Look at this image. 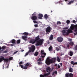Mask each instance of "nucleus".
Segmentation results:
<instances>
[{
	"label": "nucleus",
	"mask_w": 77,
	"mask_h": 77,
	"mask_svg": "<svg viewBox=\"0 0 77 77\" xmlns=\"http://www.w3.org/2000/svg\"><path fill=\"white\" fill-rule=\"evenodd\" d=\"M38 65H41V64H42V62H38Z\"/></svg>",
	"instance_id": "79ce46f5"
},
{
	"label": "nucleus",
	"mask_w": 77,
	"mask_h": 77,
	"mask_svg": "<svg viewBox=\"0 0 77 77\" xmlns=\"http://www.w3.org/2000/svg\"><path fill=\"white\" fill-rule=\"evenodd\" d=\"M57 64H56V65H55V66H57Z\"/></svg>",
	"instance_id": "774afa93"
},
{
	"label": "nucleus",
	"mask_w": 77,
	"mask_h": 77,
	"mask_svg": "<svg viewBox=\"0 0 77 77\" xmlns=\"http://www.w3.org/2000/svg\"><path fill=\"white\" fill-rule=\"evenodd\" d=\"M38 54V51H36L35 52L34 55L35 56H37Z\"/></svg>",
	"instance_id": "a878e982"
},
{
	"label": "nucleus",
	"mask_w": 77,
	"mask_h": 77,
	"mask_svg": "<svg viewBox=\"0 0 77 77\" xmlns=\"http://www.w3.org/2000/svg\"><path fill=\"white\" fill-rule=\"evenodd\" d=\"M75 50H77V45H76L75 47Z\"/></svg>",
	"instance_id": "8fccbe9b"
},
{
	"label": "nucleus",
	"mask_w": 77,
	"mask_h": 77,
	"mask_svg": "<svg viewBox=\"0 0 77 77\" xmlns=\"http://www.w3.org/2000/svg\"><path fill=\"white\" fill-rule=\"evenodd\" d=\"M3 53H8V51H7V50L4 51L3 52Z\"/></svg>",
	"instance_id": "37998d69"
},
{
	"label": "nucleus",
	"mask_w": 77,
	"mask_h": 77,
	"mask_svg": "<svg viewBox=\"0 0 77 77\" xmlns=\"http://www.w3.org/2000/svg\"><path fill=\"white\" fill-rule=\"evenodd\" d=\"M56 50H57V51H59V50H60V48H58V47H56Z\"/></svg>",
	"instance_id": "e433bc0d"
},
{
	"label": "nucleus",
	"mask_w": 77,
	"mask_h": 77,
	"mask_svg": "<svg viewBox=\"0 0 77 77\" xmlns=\"http://www.w3.org/2000/svg\"><path fill=\"white\" fill-rule=\"evenodd\" d=\"M76 22L75 21V20H73V23H75Z\"/></svg>",
	"instance_id": "3c124183"
},
{
	"label": "nucleus",
	"mask_w": 77,
	"mask_h": 77,
	"mask_svg": "<svg viewBox=\"0 0 77 77\" xmlns=\"http://www.w3.org/2000/svg\"><path fill=\"white\" fill-rule=\"evenodd\" d=\"M23 35H26V36H28V33L27 32H25L23 33Z\"/></svg>",
	"instance_id": "473e14b6"
},
{
	"label": "nucleus",
	"mask_w": 77,
	"mask_h": 77,
	"mask_svg": "<svg viewBox=\"0 0 77 77\" xmlns=\"http://www.w3.org/2000/svg\"><path fill=\"white\" fill-rule=\"evenodd\" d=\"M9 61V59L8 58H4V62H8Z\"/></svg>",
	"instance_id": "a211bd4d"
},
{
	"label": "nucleus",
	"mask_w": 77,
	"mask_h": 77,
	"mask_svg": "<svg viewBox=\"0 0 77 77\" xmlns=\"http://www.w3.org/2000/svg\"><path fill=\"white\" fill-rule=\"evenodd\" d=\"M61 47H60V46H59V48H61Z\"/></svg>",
	"instance_id": "338daca9"
},
{
	"label": "nucleus",
	"mask_w": 77,
	"mask_h": 77,
	"mask_svg": "<svg viewBox=\"0 0 77 77\" xmlns=\"http://www.w3.org/2000/svg\"><path fill=\"white\" fill-rule=\"evenodd\" d=\"M74 61H72L70 62V63H71V64H72V65H74Z\"/></svg>",
	"instance_id": "49530a36"
},
{
	"label": "nucleus",
	"mask_w": 77,
	"mask_h": 77,
	"mask_svg": "<svg viewBox=\"0 0 77 77\" xmlns=\"http://www.w3.org/2000/svg\"><path fill=\"white\" fill-rule=\"evenodd\" d=\"M4 57L1 56L0 57V63L2 62L3 60H4Z\"/></svg>",
	"instance_id": "ddd939ff"
},
{
	"label": "nucleus",
	"mask_w": 77,
	"mask_h": 77,
	"mask_svg": "<svg viewBox=\"0 0 77 77\" xmlns=\"http://www.w3.org/2000/svg\"><path fill=\"white\" fill-rule=\"evenodd\" d=\"M75 27V26L74 24H72L71 25V29H74V28Z\"/></svg>",
	"instance_id": "6ab92c4d"
},
{
	"label": "nucleus",
	"mask_w": 77,
	"mask_h": 77,
	"mask_svg": "<svg viewBox=\"0 0 77 77\" xmlns=\"http://www.w3.org/2000/svg\"><path fill=\"white\" fill-rule=\"evenodd\" d=\"M23 69H27V66H25L23 67Z\"/></svg>",
	"instance_id": "a19ab883"
},
{
	"label": "nucleus",
	"mask_w": 77,
	"mask_h": 77,
	"mask_svg": "<svg viewBox=\"0 0 77 77\" xmlns=\"http://www.w3.org/2000/svg\"><path fill=\"white\" fill-rule=\"evenodd\" d=\"M8 66H8H8L6 67V68H8Z\"/></svg>",
	"instance_id": "0e129e2a"
},
{
	"label": "nucleus",
	"mask_w": 77,
	"mask_h": 77,
	"mask_svg": "<svg viewBox=\"0 0 77 77\" xmlns=\"http://www.w3.org/2000/svg\"><path fill=\"white\" fill-rule=\"evenodd\" d=\"M74 44L73 42H71L69 43V45H70L71 46H73V45H74Z\"/></svg>",
	"instance_id": "5701e85b"
},
{
	"label": "nucleus",
	"mask_w": 77,
	"mask_h": 77,
	"mask_svg": "<svg viewBox=\"0 0 77 77\" xmlns=\"http://www.w3.org/2000/svg\"><path fill=\"white\" fill-rule=\"evenodd\" d=\"M32 17L31 19L34 21V20H37V18L36 16V13L35 12L34 14H32Z\"/></svg>",
	"instance_id": "20e7f679"
},
{
	"label": "nucleus",
	"mask_w": 77,
	"mask_h": 77,
	"mask_svg": "<svg viewBox=\"0 0 77 77\" xmlns=\"http://www.w3.org/2000/svg\"><path fill=\"white\" fill-rule=\"evenodd\" d=\"M57 40L59 42H62L63 41V38L62 37L60 36L57 38Z\"/></svg>",
	"instance_id": "6e6552de"
},
{
	"label": "nucleus",
	"mask_w": 77,
	"mask_h": 77,
	"mask_svg": "<svg viewBox=\"0 0 77 77\" xmlns=\"http://www.w3.org/2000/svg\"><path fill=\"white\" fill-rule=\"evenodd\" d=\"M66 30H63L62 31L63 35V36H65L66 35Z\"/></svg>",
	"instance_id": "4468645a"
},
{
	"label": "nucleus",
	"mask_w": 77,
	"mask_h": 77,
	"mask_svg": "<svg viewBox=\"0 0 77 77\" xmlns=\"http://www.w3.org/2000/svg\"><path fill=\"white\" fill-rule=\"evenodd\" d=\"M50 74V72H49L47 73H45L44 75H40V77H46L47 76H48V75Z\"/></svg>",
	"instance_id": "423d86ee"
},
{
	"label": "nucleus",
	"mask_w": 77,
	"mask_h": 77,
	"mask_svg": "<svg viewBox=\"0 0 77 77\" xmlns=\"http://www.w3.org/2000/svg\"><path fill=\"white\" fill-rule=\"evenodd\" d=\"M33 22L34 24H38V22H37V21L36 20L33 21Z\"/></svg>",
	"instance_id": "72a5a7b5"
},
{
	"label": "nucleus",
	"mask_w": 77,
	"mask_h": 77,
	"mask_svg": "<svg viewBox=\"0 0 77 77\" xmlns=\"http://www.w3.org/2000/svg\"><path fill=\"white\" fill-rule=\"evenodd\" d=\"M47 42L48 44H50V42H49V40H47Z\"/></svg>",
	"instance_id": "09e8293b"
},
{
	"label": "nucleus",
	"mask_w": 77,
	"mask_h": 77,
	"mask_svg": "<svg viewBox=\"0 0 77 77\" xmlns=\"http://www.w3.org/2000/svg\"><path fill=\"white\" fill-rule=\"evenodd\" d=\"M36 47L34 45H32L31 47L29 48V51L26 52V53L25 55H24V57H26V56H27L29 54V53H33L34 51H35V48Z\"/></svg>",
	"instance_id": "f03ea898"
},
{
	"label": "nucleus",
	"mask_w": 77,
	"mask_h": 77,
	"mask_svg": "<svg viewBox=\"0 0 77 77\" xmlns=\"http://www.w3.org/2000/svg\"><path fill=\"white\" fill-rule=\"evenodd\" d=\"M46 70L47 72H50L51 71V68L50 67H48L46 69Z\"/></svg>",
	"instance_id": "f8f14e48"
},
{
	"label": "nucleus",
	"mask_w": 77,
	"mask_h": 77,
	"mask_svg": "<svg viewBox=\"0 0 77 77\" xmlns=\"http://www.w3.org/2000/svg\"><path fill=\"white\" fill-rule=\"evenodd\" d=\"M34 26L35 27H38V25L37 24H35Z\"/></svg>",
	"instance_id": "ea45409f"
},
{
	"label": "nucleus",
	"mask_w": 77,
	"mask_h": 77,
	"mask_svg": "<svg viewBox=\"0 0 77 77\" xmlns=\"http://www.w3.org/2000/svg\"><path fill=\"white\" fill-rule=\"evenodd\" d=\"M69 55L70 56H72V55H73V52L72 51H70L69 53Z\"/></svg>",
	"instance_id": "2eb2a0df"
},
{
	"label": "nucleus",
	"mask_w": 77,
	"mask_h": 77,
	"mask_svg": "<svg viewBox=\"0 0 77 77\" xmlns=\"http://www.w3.org/2000/svg\"><path fill=\"white\" fill-rule=\"evenodd\" d=\"M22 38L23 39V40H24L25 41H27V36H26V35H24L22 36Z\"/></svg>",
	"instance_id": "9b49d317"
},
{
	"label": "nucleus",
	"mask_w": 77,
	"mask_h": 77,
	"mask_svg": "<svg viewBox=\"0 0 77 77\" xmlns=\"http://www.w3.org/2000/svg\"><path fill=\"white\" fill-rule=\"evenodd\" d=\"M57 25L59 24H61V23L60 21H57Z\"/></svg>",
	"instance_id": "58836bf2"
},
{
	"label": "nucleus",
	"mask_w": 77,
	"mask_h": 77,
	"mask_svg": "<svg viewBox=\"0 0 77 77\" xmlns=\"http://www.w3.org/2000/svg\"><path fill=\"white\" fill-rule=\"evenodd\" d=\"M20 66H21V67L22 68H23H23H24V67H23V65H20Z\"/></svg>",
	"instance_id": "de8ad7c7"
},
{
	"label": "nucleus",
	"mask_w": 77,
	"mask_h": 77,
	"mask_svg": "<svg viewBox=\"0 0 77 77\" xmlns=\"http://www.w3.org/2000/svg\"><path fill=\"white\" fill-rule=\"evenodd\" d=\"M57 67H58V68L59 69V68H60V65H58Z\"/></svg>",
	"instance_id": "603ef678"
},
{
	"label": "nucleus",
	"mask_w": 77,
	"mask_h": 77,
	"mask_svg": "<svg viewBox=\"0 0 77 77\" xmlns=\"http://www.w3.org/2000/svg\"><path fill=\"white\" fill-rule=\"evenodd\" d=\"M0 50H2V47L0 46Z\"/></svg>",
	"instance_id": "69168bd1"
},
{
	"label": "nucleus",
	"mask_w": 77,
	"mask_h": 77,
	"mask_svg": "<svg viewBox=\"0 0 77 77\" xmlns=\"http://www.w3.org/2000/svg\"><path fill=\"white\" fill-rule=\"evenodd\" d=\"M25 66H29V67H30L31 66V65L30 64V63H26L25 65Z\"/></svg>",
	"instance_id": "aec40b11"
},
{
	"label": "nucleus",
	"mask_w": 77,
	"mask_h": 77,
	"mask_svg": "<svg viewBox=\"0 0 77 77\" xmlns=\"http://www.w3.org/2000/svg\"><path fill=\"white\" fill-rule=\"evenodd\" d=\"M38 17V19L42 20V17H43V15L41 14H39Z\"/></svg>",
	"instance_id": "1a4fd4ad"
},
{
	"label": "nucleus",
	"mask_w": 77,
	"mask_h": 77,
	"mask_svg": "<svg viewBox=\"0 0 77 77\" xmlns=\"http://www.w3.org/2000/svg\"><path fill=\"white\" fill-rule=\"evenodd\" d=\"M23 51H24V50H23V49H22L21 50V51H22V52H23Z\"/></svg>",
	"instance_id": "680f3d73"
},
{
	"label": "nucleus",
	"mask_w": 77,
	"mask_h": 77,
	"mask_svg": "<svg viewBox=\"0 0 77 77\" xmlns=\"http://www.w3.org/2000/svg\"><path fill=\"white\" fill-rule=\"evenodd\" d=\"M41 56L42 59V61H43L44 59V57H45L46 56V54L44 52V51L41 50Z\"/></svg>",
	"instance_id": "39448f33"
},
{
	"label": "nucleus",
	"mask_w": 77,
	"mask_h": 77,
	"mask_svg": "<svg viewBox=\"0 0 77 77\" xmlns=\"http://www.w3.org/2000/svg\"><path fill=\"white\" fill-rule=\"evenodd\" d=\"M52 50H53V47L52 46H51L49 48V51H52Z\"/></svg>",
	"instance_id": "412c9836"
},
{
	"label": "nucleus",
	"mask_w": 77,
	"mask_h": 77,
	"mask_svg": "<svg viewBox=\"0 0 77 77\" xmlns=\"http://www.w3.org/2000/svg\"><path fill=\"white\" fill-rule=\"evenodd\" d=\"M73 70L72 68H70L69 70V71L70 72H73Z\"/></svg>",
	"instance_id": "bb28decb"
},
{
	"label": "nucleus",
	"mask_w": 77,
	"mask_h": 77,
	"mask_svg": "<svg viewBox=\"0 0 77 77\" xmlns=\"http://www.w3.org/2000/svg\"><path fill=\"white\" fill-rule=\"evenodd\" d=\"M66 77H69V73H66L65 74Z\"/></svg>",
	"instance_id": "b1692460"
},
{
	"label": "nucleus",
	"mask_w": 77,
	"mask_h": 77,
	"mask_svg": "<svg viewBox=\"0 0 77 77\" xmlns=\"http://www.w3.org/2000/svg\"><path fill=\"white\" fill-rule=\"evenodd\" d=\"M66 23L67 24H69V23H70V20H67L66 21Z\"/></svg>",
	"instance_id": "4c0bfd02"
},
{
	"label": "nucleus",
	"mask_w": 77,
	"mask_h": 77,
	"mask_svg": "<svg viewBox=\"0 0 77 77\" xmlns=\"http://www.w3.org/2000/svg\"><path fill=\"white\" fill-rule=\"evenodd\" d=\"M20 42H21V40L20 39L18 40L17 41V44H19L20 43Z\"/></svg>",
	"instance_id": "7c9ffc66"
},
{
	"label": "nucleus",
	"mask_w": 77,
	"mask_h": 77,
	"mask_svg": "<svg viewBox=\"0 0 77 77\" xmlns=\"http://www.w3.org/2000/svg\"><path fill=\"white\" fill-rule=\"evenodd\" d=\"M57 60L58 62H60V59L59 58V57H57Z\"/></svg>",
	"instance_id": "393cba45"
},
{
	"label": "nucleus",
	"mask_w": 77,
	"mask_h": 77,
	"mask_svg": "<svg viewBox=\"0 0 77 77\" xmlns=\"http://www.w3.org/2000/svg\"><path fill=\"white\" fill-rule=\"evenodd\" d=\"M60 64L61 66H62V63H60Z\"/></svg>",
	"instance_id": "052dcab7"
},
{
	"label": "nucleus",
	"mask_w": 77,
	"mask_h": 77,
	"mask_svg": "<svg viewBox=\"0 0 77 77\" xmlns=\"http://www.w3.org/2000/svg\"><path fill=\"white\" fill-rule=\"evenodd\" d=\"M70 33H72V30L71 29H69L67 32H66L67 35H69Z\"/></svg>",
	"instance_id": "9d476101"
},
{
	"label": "nucleus",
	"mask_w": 77,
	"mask_h": 77,
	"mask_svg": "<svg viewBox=\"0 0 77 77\" xmlns=\"http://www.w3.org/2000/svg\"><path fill=\"white\" fill-rule=\"evenodd\" d=\"M22 64H23V62L21 61L19 63V65H22Z\"/></svg>",
	"instance_id": "a18cd8bd"
},
{
	"label": "nucleus",
	"mask_w": 77,
	"mask_h": 77,
	"mask_svg": "<svg viewBox=\"0 0 77 77\" xmlns=\"http://www.w3.org/2000/svg\"><path fill=\"white\" fill-rule=\"evenodd\" d=\"M31 35H32V34H29L28 33V36H31Z\"/></svg>",
	"instance_id": "13d9d810"
},
{
	"label": "nucleus",
	"mask_w": 77,
	"mask_h": 77,
	"mask_svg": "<svg viewBox=\"0 0 77 77\" xmlns=\"http://www.w3.org/2000/svg\"><path fill=\"white\" fill-rule=\"evenodd\" d=\"M49 40L52 41L53 39V35H51L49 38Z\"/></svg>",
	"instance_id": "dca6fc26"
},
{
	"label": "nucleus",
	"mask_w": 77,
	"mask_h": 77,
	"mask_svg": "<svg viewBox=\"0 0 77 77\" xmlns=\"http://www.w3.org/2000/svg\"><path fill=\"white\" fill-rule=\"evenodd\" d=\"M44 41V39H41L39 37V35L37 36L35 38V39H31L30 40L29 43L32 44H34L36 43L35 45L36 46H39V45H42L43 42Z\"/></svg>",
	"instance_id": "f257e3e1"
},
{
	"label": "nucleus",
	"mask_w": 77,
	"mask_h": 77,
	"mask_svg": "<svg viewBox=\"0 0 77 77\" xmlns=\"http://www.w3.org/2000/svg\"><path fill=\"white\" fill-rule=\"evenodd\" d=\"M55 5H56V4H57V3H59V2H55Z\"/></svg>",
	"instance_id": "6e6d98bb"
},
{
	"label": "nucleus",
	"mask_w": 77,
	"mask_h": 77,
	"mask_svg": "<svg viewBox=\"0 0 77 77\" xmlns=\"http://www.w3.org/2000/svg\"><path fill=\"white\" fill-rule=\"evenodd\" d=\"M46 33H50L51 32V27L50 26L48 27L46 29Z\"/></svg>",
	"instance_id": "0eeeda50"
},
{
	"label": "nucleus",
	"mask_w": 77,
	"mask_h": 77,
	"mask_svg": "<svg viewBox=\"0 0 77 77\" xmlns=\"http://www.w3.org/2000/svg\"><path fill=\"white\" fill-rule=\"evenodd\" d=\"M6 48V47L3 46L2 47V50H5Z\"/></svg>",
	"instance_id": "f704fd0d"
},
{
	"label": "nucleus",
	"mask_w": 77,
	"mask_h": 77,
	"mask_svg": "<svg viewBox=\"0 0 77 77\" xmlns=\"http://www.w3.org/2000/svg\"><path fill=\"white\" fill-rule=\"evenodd\" d=\"M12 59H13V57H11L9 58L8 60H12Z\"/></svg>",
	"instance_id": "c9c22d12"
},
{
	"label": "nucleus",
	"mask_w": 77,
	"mask_h": 77,
	"mask_svg": "<svg viewBox=\"0 0 77 77\" xmlns=\"http://www.w3.org/2000/svg\"><path fill=\"white\" fill-rule=\"evenodd\" d=\"M0 52H1V53H2V52H3V51L2 50L0 51Z\"/></svg>",
	"instance_id": "e2e57ef3"
},
{
	"label": "nucleus",
	"mask_w": 77,
	"mask_h": 77,
	"mask_svg": "<svg viewBox=\"0 0 77 77\" xmlns=\"http://www.w3.org/2000/svg\"><path fill=\"white\" fill-rule=\"evenodd\" d=\"M18 51H17L16 52L14 53V54H16V53H17Z\"/></svg>",
	"instance_id": "864d4df0"
},
{
	"label": "nucleus",
	"mask_w": 77,
	"mask_h": 77,
	"mask_svg": "<svg viewBox=\"0 0 77 77\" xmlns=\"http://www.w3.org/2000/svg\"><path fill=\"white\" fill-rule=\"evenodd\" d=\"M77 65V62H76L75 63H74L73 64V65Z\"/></svg>",
	"instance_id": "5fc2aeb1"
},
{
	"label": "nucleus",
	"mask_w": 77,
	"mask_h": 77,
	"mask_svg": "<svg viewBox=\"0 0 77 77\" xmlns=\"http://www.w3.org/2000/svg\"><path fill=\"white\" fill-rule=\"evenodd\" d=\"M69 41H70V42H71V41H72V39H69Z\"/></svg>",
	"instance_id": "bf43d9fd"
},
{
	"label": "nucleus",
	"mask_w": 77,
	"mask_h": 77,
	"mask_svg": "<svg viewBox=\"0 0 77 77\" xmlns=\"http://www.w3.org/2000/svg\"><path fill=\"white\" fill-rule=\"evenodd\" d=\"M15 42H16V41L15 39H13L11 41L12 44H14L15 43Z\"/></svg>",
	"instance_id": "cd10ccee"
},
{
	"label": "nucleus",
	"mask_w": 77,
	"mask_h": 77,
	"mask_svg": "<svg viewBox=\"0 0 77 77\" xmlns=\"http://www.w3.org/2000/svg\"><path fill=\"white\" fill-rule=\"evenodd\" d=\"M75 32L77 31V25L75 26ZM76 35H77V32H76Z\"/></svg>",
	"instance_id": "c85d7f7f"
},
{
	"label": "nucleus",
	"mask_w": 77,
	"mask_h": 77,
	"mask_svg": "<svg viewBox=\"0 0 77 77\" xmlns=\"http://www.w3.org/2000/svg\"><path fill=\"white\" fill-rule=\"evenodd\" d=\"M66 45L68 48H69V45Z\"/></svg>",
	"instance_id": "4d7b16f0"
},
{
	"label": "nucleus",
	"mask_w": 77,
	"mask_h": 77,
	"mask_svg": "<svg viewBox=\"0 0 77 77\" xmlns=\"http://www.w3.org/2000/svg\"><path fill=\"white\" fill-rule=\"evenodd\" d=\"M44 17L45 18V20H47L48 18V15L47 14H45L44 16Z\"/></svg>",
	"instance_id": "4be33fe9"
},
{
	"label": "nucleus",
	"mask_w": 77,
	"mask_h": 77,
	"mask_svg": "<svg viewBox=\"0 0 77 77\" xmlns=\"http://www.w3.org/2000/svg\"><path fill=\"white\" fill-rule=\"evenodd\" d=\"M38 61H39V62H41L42 61V60H41V58H39L38 60Z\"/></svg>",
	"instance_id": "c03bdc74"
},
{
	"label": "nucleus",
	"mask_w": 77,
	"mask_h": 77,
	"mask_svg": "<svg viewBox=\"0 0 77 77\" xmlns=\"http://www.w3.org/2000/svg\"><path fill=\"white\" fill-rule=\"evenodd\" d=\"M69 77H73V74H72L71 73H70L69 74Z\"/></svg>",
	"instance_id": "2f4dec72"
},
{
	"label": "nucleus",
	"mask_w": 77,
	"mask_h": 77,
	"mask_svg": "<svg viewBox=\"0 0 77 77\" xmlns=\"http://www.w3.org/2000/svg\"><path fill=\"white\" fill-rule=\"evenodd\" d=\"M73 2H74V1H70L68 3V5H70V4H71L72 3H73Z\"/></svg>",
	"instance_id": "c756f323"
},
{
	"label": "nucleus",
	"mask_w": 77,
	"mask_h": 77,
	"mask_svg": "<svg viewBox=\"0 0 77 77\" xmlns=\"http://www.w3.org/2000/svg\"><path fill=\"white\" fill-rule=\"evenodd\" d=\"M57 72L56 71H55L54 72H53L52 73V75H54V76H55V74H57Z\"/></svg>",
	"instance_id": "f3484780"
},
{
	"label": "nucleus",
	"mask_w": 77,
	"mask_h": 77,
	"mask_svg": "<svg viewBox=\"0 0 77 77\" xmlns=\"http://www.w3.org/2000/svg\"><path fill=\"white\" fill-rule=\"evenodd\" d=\"M56 61V57L53 58L51 59H48L46 61V63L48 65H49L51 63H55Z\"/></svg>",
	"instance_id": "7ed1b4c3"
}]
</instances>
